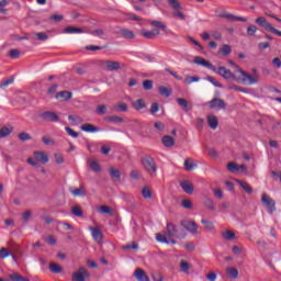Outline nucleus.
<instances>
[{"mask_svg": "<svg viewBox=\"0 0 281 281\" xmlns=\"http://www.w3.org/2000/svg\"><path fill=\"white\" fill-rule=\"evenodd\" d=\"M214 74H218V76H222V78H225V80H236V82H239V85H258L259 79L258 76L250 75L246 72L243 69H237L234 72L229 70L228 68H225L224 66H220L216 68V71Z\"/></svg>", "mask_w": 281, "mask_h": 281, "instance_id": "nucleus-1", "label": "nucleus"}, {"mask_svg": "<svg viewBox=\"0 0 281 281\" xmlns=\"http://www.w3.org/2000/svg\"><path fill=\"white\" fill-rule=\"evenodd\" d=\"M35 158H27V164L30 166H34L35 168H38L41 165L40 164H49V156L45 151H35L34 153Z\"/></svg>", "mask_w": 281, "mask_h": 281, "instance_id": "nucleus-2", "label": "nucleus"}, {"mask_svg": "<svg viewBox=\"0 0 281 281\" xmlns=\"http://www.w3.org/2000/svg\"><path fill=\"white\" fill-rule=\"evenodd\" d=\"M165 236H168L169 238H186L183 229L173 223H167V234H165Z\"/></svg>", "mask_w": 281, "mask_h": 281, "instance_id": "nucleus-3", "label": "nucleus"}, {"mask_svg": "<svg viewBox=\"0 0 281 281\" xmlns=\"http://www.w3.org/2000/svg\"><path fill=\"white\" fill-rule=\"evenodd\" d=\"M206 106H210L213 111H225L227 109V103L221 98H213L211 101L205 103Z\"/></svg>", "mask_w": 281, "mask_h": 281, "instance_id": "nucleus-4", "label": "nucleus"}, {"mask_svg": "<svg viewBox=\"0 0 281 281\" xmlns=\"http://www.w3.org/2000/svg\"><path fill=\"white\" fill-rule=\"evenodd\" d=\"M255 23H257V25H259V27H263V30H266V32H271V34H278V30L276 27H273V25H271L269 23V21H267V18L265 16H260L257 18L255 20Z\"/></svg>", "mask_w": 281, "mask_h": 281, "instance_id": "nucleus-5", "label": "nucleus"}, {"mask_svg": "<svg viewBox=\"0 0 281 281\" xmlns=\"http://www.w3.org/2000/svg\"><path fill=\"white\" fill-rule=\"evenodd\" d=\"M261 203L267 207L268 214H273V212H276V201H273L267 193L261 195Z\"/></svg>", "mask_w": 281, "mask_h": 281, "instance_id": "nucleus-6", "label": "nucleus"}, {"mask_svg": "<svg viewBox=\"0 0 281 281\" xmlns=\"http://www.w3.org/2000/svg\"><path fill=\"white\" fill-rule=\"evenodd\" d=\"M143 166L149 175H155V172H157V165L155 164V159L150 156L143 158Z\"/></svg>", "mask_w": 281, "mask_h": 281, "instance_id": "nucleus-7", "label": "nucleus"}, {"mask_svg": "<svg viewBox=\"0 0 281 281\" xmlns=\"http://www.w3.org/2000/svg\"><path fill=\"white\" fill-rule=\"evenodd\" d=\"M180 225L190 234H199V225H196V222L194 221L184 220L180 223Z\"/></svg>", "mask_w": 281, "mask_h": 281, "instance_id": "nucleus-8", "label": "nucleus"}, {"mask_svg": "<svg viewBox=\"0 0 281 281\" xmlns=\"http://www.w3.org/2000/svg\"><path fill=\"white\" fill-rule=\"evenodd\" d=\"M89 276V271H87L85 267H80L78 271L72 273V281H85Z\"/></svg>", "mask_w": 281, "mask_h": 281, "instance_id": "nucleus-9", "label": "nucleus"}, {"mask_svg": "<svg viewBox=\"0 0 281 281\" xmlns=\"http://www.w3.org/2000/svg\"><path fill=\"white\" fill-rule=\"evenodd\" d=\"M193 63L195 65H200L201 67H206V69H211V71H216L215 66L201 56L194 57Z\"/></svg>", "mask_w": 281, "mask_h": 281, "instance_id": "nucleus-10", "label": "nucleus"}, {"mask_svg": "<svg viewBox=\"0 0 281 281\" xmlns=\"http://www.w3.org/2000/svg\"><path fill=\"white\" fill-rule=\"evenodd\" d=\"M40 117H42V120H44L45 122H58V120H60V116H58L56 112L52 111L42 112L40 114Z\"/></svg>", "mask_w": 281, "mask_h": 281, "instance_id": "nucleus-11", "label": "nucleus"}, {"mask_svg": "<svg viewBox=\"0 0 281 281\" xmlns=\"http://www.w3.org/2000/svg\"><path fill=\"white\" fill-rule=\"evenodd\" d=\"M89 232H91L92 239L100 244L102 240H104V235L100 232L99 228H95L93 226H89Z\"/></svg>", "mask_w": 281, "mask_h": 281, "instance_id": "nucleus-12", "label": "nucleus"}, {"mask_svg": "<svg viewBox=\"0 0 281 281\" xmlns=\"http://www.w3.org/2000/svg\"><path fill=\"white\" fill-rule=\"evenodd\" d=\"M156 240L158 243H162L165 245H177V240L172 239V237H169L168 235H164V234H157L156 235Z\"/></svg>", "mask_w": 281, "mask_h": 281, "instance_id": "nucleus-13", "label": "nucleus"}, {"mask_svg": "<svg viewBox=\"0 0 281 281\" xmlns=\"http://www.w3.org/2000/svg\"><path fill=\"white\" fill-rule=\"evenodd\" d=\"M134 278H136L137 281H150L148 274H146V271H144L142 268H137L135 270Z\"/></svg>", "mask_w": 281, "mask_h": 281, "instance_id": "nucleus-14", "label": "nucleus"}, {"mask_svg": "<svg viewBox=\"0 0 281 281\" xmlns=\"http://www.w3.org/2000/svg\"><path fill=\"white\" fill-rule=\"evenodd\" d=\"M70 194L72 196H87V190L85 189V186L80 184L79 188H70L69 189Z\"/></svg>", "mask_w": 281, "mask_h": 281, "instance_id": "nucleus-15", "label": "nucleus"}, {"mask_svg": "<svg viewBox=\"0 0 281 281\" xmlns=\"http://www.w3.org/2000/svg\"><path fill=\"white\" fill-rule=\"evenodd\" d=\"M180 188H182L186 194H193L194 193V186L191 184L190 181L183 180L180 182Z\"/></svg>", "mask_w": 281, "mask_h": 281, "instance_id": "nucleus-16", "label": "nucleus"}, {"mask_svg": "<svg viewBox=\"0 0 281 281\" xmlns=\"http://www.w3.org/2000/svg\"><path fill=\"white\" fill-rule=\"evenodd\" d=\"M198 165L194 162V159L192 158H186L184 159V170L188 172H192V170H196Z\"/></svg>", "mask_w": 281, "mask_h": 281, "instance_id": "nucleus-17", "label": "nucleus"}, {"mask_svg": "<svg viewBox=\"0 0 281 281\" xmlns=\"http://www.w3.org/2000/svg\"><path fill=\"white\" fill-rule=\"evenodd\" d=\"M206 120L212 131H216L218 128V117H216V115L211 114L206 117Z\"/></svg>", "mask_w": 281, "mask_h": 281, "instance_id": "nucleus-18", "label": "nucleus"}, {"mask_svg": "<svg viewBox=\"0 0 281 281\" xmlns=\"http://www.w3.org/2000/svg\"><path fill=\"white\" fill-rule=\"evenodd\" d=\"M55 98L59 100V102H67V100H71V92L60 91L56 93Z\"/></svg>", "mask_w": 281, "mask_h": 281, "instance_id": "nucleus-19", "label": "nucleus"}, {"mask_svg": "<svg viewBox=\"0 0 281 281\" xmlns=\"http://www.w3.org/2000/svg\"><path fill=\"white\" fill-rule=\"evenodd\" d=\"M142 36L153 40L155 36H159V29H153L151 31H140Z\"/></svg>", "mask_w": 281, "mask_h": 281, "instance_id": "nucleus-20", "label": "nucleus"}, {"mask_svg": "<svg viewBox=\"0 0 281 281\" xmlns=\"http://www.w3.org/2000/svg\"><path fill=\"white\" fill-rule=\"evenodd\" d=\"M63 34H85V30L76 26H68L64 29Z\"/></svg>", "mask_w": 281, "mask_h": 281, "instance_id": "nucleus-21", "label": "nucleus"}, {"mask_svg": "<svg viewBox=\"0 0 281 281\" xmlns=\"http://www.w3.org/2000/svg\"><path fill=\"white\" fill-rule=\"evenodd\" d=\"M81 131H83V133H98L100 130L91 123H86L81 125Z\"/></svg>", "mask_w": 281, "mask_h": 281, "instance_id": "nucleus-22", "label": "nucleus"}, {"mask_svg": "<svg viewBox=\"0 0 281 281\" xmlns=\"http://www.w3.org/2000/svg\"><path fill=\"white\" fill-rule=\"evenodd\" d=\"M104 65L108 71H117V69H120V63L117 61L106 60Z\"/></svg>", "mask_w": 281, "mask_h": 281, "instance_id": "nucleus-23", "label": "nucleus"}, {"mask_svg": "<svg viewBox=\"0 0 281 281\" xmlns=\"http://www.w3.org/2000/svg\"><path fill=\"white\" fill-rule=\"evenodd\" d=\"M132 106L135 111H142V109H146V102H144V99H137L132 102Z\"/></svg>", "mask_w": 281, "mask_h": 281, "instance_id": "nucleus-24", "label": "nucleus"}, {"mask_svg": "<svg viewBox=\"0 0 281 281\" xmlns=\"http://www.w3.org/2000/svg\"><path fill=\"white\" fill-rule=\"evenodd\" d=\"M109 172H110V177H111V179H113V181H120V179H122V173L120 172V170L112 167L109 169Z\"/></svg>", "mask_w": 281, "mask_h": 281, "instance_id": "nucleus-25", "label": "nucleus"}, {"mask_svg": "<svg viewBox=\"0 0 281 281\" xmlns=\"http://www.w3.org/2000/svg\"><path fill=\"white\" fill-rule=\"evenodd\" d=\"M237 183L240 186V188H243V190H245L247 194H251L254 192L251 186H249V183H247L245 180H237Z\"/></svg>", "mask_w": 281, "mask_h": 281, "instance_id": "nucleus-26", "label": "nucleus"}, {"mask_svg": "<svg viewBox=\"0 0 281 281\" xmlns=\"http://www.w3.org/2000/svg\"><path fill=\"white\" fill-rule=\"evenodd\" d=\"M120 34L123 36V38H135V33L128 29H121Z\"/></svg>", "mask_w": 281, "mask_h": 281, "instance_id": "nucleus-27", "label": "nucleus"}, {"mask_svg": "<svg viewBox=\"0 0 281 281\" xmlns=\"http://www.w3.org/2000/svg\"><path fill=\"white\" fill-rule=\"evenodd\" d=\"M162 144L166 148H172V146H175V138L171 136H164Z\"/></svg>", "mask_w": 281, "mask_h": 281, "instance_id": "nucleus-28", "label": "nucleus"}, {"mask_svg": "<svg viewBox=\"0 0 281 281\" xmlns=\"http://www.w3.org/2000/svg\"><path fill=\"white\" fill-rule=\"evenodd\" d=\"M88 165L90 166V169L93 172H101L102 171V167L100 166V164L95 160H88Z\"/></svg>", "mask_w": 281, "mask_h": 281, "instance_id": "nucleus-29", "label": "nucleus"}, {"mask_svg": "<svg viewBox=\"0 0 281 281\" xmlns=\"http://www.w3.org/2000/svg\"><path fill=\"white\" fill-rule=\"evenodd\" d=\"M158 92L160 93V95H164V98H170L172 90L168 87L160 86L158 88Z\"/></svg>", "mask_w": 281, "mask_h": 281, "instance_id": "nucleus-30", "label": "nucleus"}, {"mask_svg": "<svg viewBox=\"0 0 281 281\" xmlns=\"http://www.w3.org/2000/svg\"><path fill=\"white\" fill-rule=\"evenodd\" d=\"M105 122H113L114 124H120L124 122V119L117 115H109V116H105Z\"/></svg>", "mask_w": 281, "mask_h": 281, "instance_id": "nucleus-31", "label": "nucleus"}, {"mask_svg": "<svg viewBox=\"0 0 281 281\" xmlns=\"http://www.w3.org/2000/svg\"><path fill=\"white\" fill-rule=\"evenodd\" d=\"M48 269L52 273H63V267L55 262H50Z\"/></svg>", "mask_w": 281, "mask_h": 281, "instance_id": "nucleus-32", "label": "nucleus"}, {"mask_svg": "<svg viewBox=\"0 0 281 281\" xmlns=\"http://www.w3.org/2000/svg\"><path fill=\"white\" fill-rule=\"evenodd\" d=\"M226 273L231 280H236L238 278V270L236 268H227Z\"/></svg>", "mask_w": 281, "mask_h": 281, "instance_id": "nucleus-33", "label": "nucleus"}, {"mask_svg": "<svg viewBox=\"0 0 281 281\" xmlns=\"http://www.w3.org/2000/svg\"><path fill=\"white\" fill-rule=\"evenodd\" d=\"M224 240H234L236 238V233L234 231H225L222 233Z\"/></svg>", "mask_w": 281, "mask_h": 281, "instance_id": "nucleus-34", "label": "nucleus"}, {"mask_svg": "<svg viewBox=\"0 0 281 281\" xmlns=\"http://www.w3.org/2000/svg\"><path fill=\"white\" fill-rule=\"evenodd\" d=\"M98 212H100V214H109L110 216H113V209L108 205H101L98 209Z\"/></svg>", "mask_w": 281, "mask_h": 281, "instance_id": "nucleus-35", "label": "nucleus"}, {"mask_svg": "<svg viewBox=\"0 0 281 281\" xmlns=\"http://www.w3.org/2000/svg\"><path fill=\"white\" fill-rule=\"evenodd\" d=\"M71 214H74V216H82L83 212H82V207H80L79 205H74L70 210Z\"/></svg>", "mask_w": 281, "mask_h": 281, "instance_id": "nucleus-36", "label": "nucleus"}, {"mask_svg": "<svg viewBox=\"0 0 281 281\" xmlns=\"http://www.w3.org/2000/svg\"><path fill=\"white\" fill-rule=\"evenodd\" d=\"M54 159H55V164H57L58 166L65 164V156H63V154L60 153H55Z\"/></svg>", "mask_w": 281, "mask_h": 281, "instance_id": "nucleus-37", "label": "nucleus"}, {"mask_svg": "<svg viewBox=\"0 0 281 281\" xmlns=\"http://www.w3.org/2000/svg\"><path fill=\"white\" fill-rule=\"evenodd\" d=\"M65 131L70 137H74V139H78V137H80V134L69 126H66Z\"/></svg>", "mask_w": 281, "mask_h": 281, "instance_id": "nucleus-38", "label": "nucleus"}, {"mask_svg": "<svg viewBox=\"0 0 281 281\" xmlns=\"http://www.w3.org/2000/svg\"><path fill=\"white\" fill-rule=\"evenodd\" d=\"M10 280L12 281H30L27 278L19 274V273H12L9 276Z\"/></svg>", "mask_w": 281, "mask_h": 281, "instance_id": "nucleus-39", "label": "nucleus"}, {"mask_svg": "<svg viewBox=\"0 0 281 281\" xmlns=\"http://www.w3.org/2000/svg\"><path fill=\"white\" fill-rule=\"evenodd\" d=\"M201 223L207 229V232H214V223L207 220H201Z\"/></svg>", "mask_w": 281, "mask_h": 281, "instance_id": "nucleus-40", "label": "nucleus"}, {"mask_svg": "<svg viewBox=\"0 0 281 281\" xmlns=\"http://www.w3.org/2000/svg\"><path fill=\"white\" fill-rule=\"evenodd\" d=\"M13 128L12 127H2L0 130V138H3V137H8V135H10L12 133Z\"/></svg>", "mask_w": 281, "mask_h": 281, "instance_id": "nucleus-41", "label": "nucleus"}, {"mask_svg": "<svg viewBox=\"0 0 281 281\" xmlns=\"http://www.w3.org/2000/svg\"><path fill=\"white\" fill-rule=\"evenodd\" d=\"M199 80H201V78L196 76H187L184 78V85H192V82H199Z\"/></svg>", "mask_w": 281, "mask_h": 281, "instance_id": "nucleus-42", "label": "nucleus"}, {"mask_svg": "<svg viewBox=\"0 0 281 281\" xmlns=\"http://www.w3.org/2000/svg\"><path fill=\"white\" fill-rule=\"evenodd\" d=\"M221 54H223V56H228V54H232V46L224 44L221 48H220Z\"/></svg>", "mask_w": 281, "mask_h": 281, "instance_id": "nucleus-43", "label": "nucleus"}, {"mask_svg": "<svg viewBox=\"0 0 281 281\" xmlns=\"http://www.w3.org/2000/svg\"><path fill=\"white\" fill-rule=\"evenodd\" d=\"M142 194H143L144 199H153V191H150V189L148 187H144L142 189Z\"/></svg>", "mask_w": 281, "mask_h": 281, "instance_id": "nucleus-44", "label": "nucleus"}, {"mask_svg": "<svg viewBox=\"0 0 281 281\" xmlns=\"http://www.w3.org/2000/svg\"><path fill=\"white\" fill-rule=\"evenodd\" d=\"M10 85H14V78H10V79L1 81L0 89H8V87H10Z\"/></svg>", "mask_w": 281, "mask_h": 281, "instance_id": "nucleus-45", "label": "nucleus"}, {"mask_svg": "<svg viewBox=\"0 0 281 281\" xmlns=\"http://www.w3.org/2000/svg\"><path fill=\"white\" fill-rule=\"evenodd\" d=\"M122 249H124V250H130V249L136 250V249H139V245H137V243H135V241H132L130 244H126V245L122 246Z\"/></svg>", "mask_w": 281, "mask_h": 281, "instance_id": "nucleus-46", "label": "nucleus"}, {"mask_svg": "<svg viewBox=\"0 0 281 281\" xmlns=\"http://www.w3.org/2000/svg\"><path fill=\"white\" fill-rule=\"evenodd\" d=\"M42 142L45 144V146H54L56 144V142L49 136H43Z\"/></svg>", "mask_w": 281, "mask_h": 281, "instance_id": "nucleus-47", "label": "nucleus"}, {"mask_svg": "<svg viewBox=\"0 0 281 281\" xmlns=\"http://www.w3.org/2000/svg\"><path fill=\"white\" fill-rule=\"evenodd\" d=\"M115 110L121 113H126V111H128V105L126 103H119L115 105Z\"/></svg>", "mask_w": 281, "mask_h": 281, "instance_id": "nucleus-48", "label": "nucleus"}, {"mask_svg": "<svg viewBox=\"0 0 281 281\" xmlns=\"http://www.w3.org/2000/svg\"><path fill=\"white\" fill-rule=\"evenodd\" d=\"M180 271L182 273H188V271H190V263H188V261H181L180 262Z\"/></svg>", "mask_w": 281, "mask_h": 281, "instance_id": "nucleus-49", "label": "nucleus"}, {"mask_svg": "<svg viewBox=\"0 0 281 281\" xmlns=\"http://www.w3.org/2000/svg\"><path fill=\"white\" fill-rule=\"evenodd\" d=\"M169 5L173 8V10H181V2L179 0H167Z\"/></svg>", "mask_w": 281, "mask_h": 281, "instance_id": "nucleus-50", "label": "nucleus"}, {"mask_svg": "<svg viewBox=\"0 0 281 281\" xmlns=\"http://www.w3.org/2000/svg\"><path fill=\"white\" fill-rule=\"evenodd\" d=\"M90 34L92 36H97L98 38H104V31H102V29L90 31Z\"/></svg>", "mask_w": 281, "mask_h": 281, "instance_id": "nucleus-51", "label": "nucleus"}, {"mask_svg": "<svg viewBox=\"0 0 281 281\" xmlns=\"http://www.w3.org/2000/svg\"><path fill=\"white\" fill-rule=\"evenodd\" d=\"M227 170L228 172H238V165L236 162H228L227 164Z\"/></svg>", "mask_w": 281, "mask_h": 281, "instance_id": "nucleus-52", "label": "nucleus"}, {"mask_svg": "<svg viewBox=\"0 0 281 281\" xmlns=\"http://www.w3.org/2000/svg\"><path fill=\"white\" fill-rule=\"evenodd\" d=\"M204 205H205L209 210H212V211H215V210H216V207H214V201H212V199H210V198H206V199H205Z\"/></svg>", "mask_w": 281, "mask_h": 281, "instance_id": "nucleus-53", "label": "nucleus"}, {"mask_svg": "<svg viewBox=\"0 0 281 281\" xmlns=\"http://www.w3.org/2000/svg\"><path fill=\"white\" fill-rule=\"evenodd\" d=\"M177 102L180 106H182V109L184 111H188V100L183 99V98H178Z\"/></svg>", "mask_w": 281, "mask_h": 281, "instance_id": "nucleus-54", "label": "nucleus"}, {"mask_svg": "<svg viewBox=\"0 0 281 281\" xmlns=\"http://www.w3.org/2000/svg\"><path fill=\"white\" fill-rule=\"evenodd\" d=\"M19 139L21 142H30V139H32V136H30V134L22 132L19 134Z\"/></svg>", "mask_w": 281, "mask_h": 281, "instance_id": "nucleus-55", "label": "nucleus"}, {"mask_svg": "<svg viewBox=\"0 0 281 281\" xmlns=\"http://www.w3.org/2000/svg\"><path fill=\"white\" fill-rule=\"evenodd\" d=\"M228 89H233L234 91H239L240 93H249V91H247V89L240 88L236 85H229Z\"/></svg>", "mask_w": 281, "mask_h": 281, "instance_id": "nucleus-56", "label": "nucleus"}, {"mask_svg": "<svg viewBox=\"0 0 281 281\" xmlns=\"http://www.w3.org/2000/svg\"><path fill=\"white\" fill-rule=\"evenodd\" d=\"M143 89H145V91H150L153 89V80H145L143 81Z\"/></svg>", "mask_w": 281, "mask_h": 281, "instance_id": "nucleus-57", "label": "nucleus"}, {"mask_svg": "<svg viewBox=\"0 0 281 281\" xmlns=\"http://www.w3.org/2000/svg\"><path fill=\"white\" fill-rule=\"evenodd\" d=\"M173 16H177L180 21H186V14H183L180 9L173 11Z\"/></svg>", "mask_w": 281, "mask_h": 281, "instance_id": "nucleus-58", "label": "nucleus"}, {"mask_svg": "<svg viewBox=\"0 0 281 281\" xmlns=\"http://www.w3.org/2000/svg\"><path fill=\"white\" fill-rule=\"evenodd\" d=\"M35 37L37 41H47L49 38V35L46 33L40 32L35 34Z\"/></svg>", "mask_w": 281, "mask_h": 281, "instance_id": "nucleus-59", "label": "nucleus"}, {"mask_svg": "<svg viewBox=\"0 0 281 281\" xmlns=\"http://www.w3.org/2000/svg\"><path fill=\"white\" fill-rule=\"evenodd\" d=\"M258 32V27L256 25H249L247 27V34L248 36H254Z\"/></svg>", "mask_w": 281, "mask_h": 281, "instance_id": "nucleus-60", "label": "nucleus"}, {"mask_svg": "<svg viewBox=\"0 0 281 281\" xmlns=\"http://www.w3.org/2000/svg\"><path fill=\"white\" fill-rule=\"evenodd\" d=\"M181 205L186 210H192V201H190L188 199L182 200Z\"/></svg>", "mask_w": 281, "mask_h": 281, "instance_id": "nucleus-61", "label": "nucleus"}, {"mask_svg": "<svg viewBox=\"0 0 281 281\" xmlns=\"http://www.w3.org/2000/svg\"><path fill=\"white\" fill-rule=\"evenodd\" d=\"M195 248H196V246H195L194 243H192V241H187V243L184 244V249H186L187 251H194Z\"/></svg>", "mask_w": 281, "mask_h": 281, "instance_id": "nucleus-62", "label": "nucleus"}, {"mask_svg": "<svg viewBox=\"0 0 281 281\" xmlns=\"http://www.w3.org/2000/svg\"><path fill=\"white\" fill-rule=\"evenodd\" d=\"M9 256H10V251L8 250V248L0 249V258H2V260H5V258H8Z\"/></svg>", "mask_w": 281, "mask_h": 281, "instance_id": "nucleus-63", "label": "nucleus"}, {"mask_svg": "<svg viewBox=\"0 0 281 281\" xmlns=\"http://www.w3.org/2000/svg\"><path fill=\"white\" fill-rule=\"evenodd\" d=\"M20 54H21V53L19 52V49H11V50L9 52L10 58H19Z\"/></svg>", "mask_w": 281, "mask_h": 281, "instance_id": "nucleus-64", "label": "nucleus"}]
</instances>
